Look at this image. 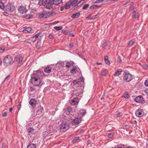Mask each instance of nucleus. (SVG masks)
<instances>
[{"instance_id": "obj_1", "label": "nucleus", "mask_w": 148, "mask_h": 148, "mask_svg": "<svg viewBox=\"0 0 148 148\" xmlns=\"http://www.w3.org/2000/svg\"><path fill=\"white\" fill-rule=\"evenodd\" d=\"M44 75L43 71L40 70L34 71L31 75L30 82L34 86H38L40 83V78Z\"/></svg>"}, {"instance_id": "obj_2", "label": "nucleus", "mask_w": 148, "mask_h": 148, "mask_svg": "<svg viewBox=\"0 0 148 148\" xmlns=\"http://www.w3.org/2000/svg\"><path fill=\"white\" fill-rule=\"evenodd\" d=\"M13 62V58L10 55H7L3 61V64L5 66H7L12 64Z\"/></svg>"}, {"instance_id": "obj_3", "label": "nucleus", "mask_w": 148, "mask_h": 148, "mask_svg": "<svg viewBox=\"0 0 148 148\" xmlns=\"http://www.w3.org/2000/svg\"><path fill=\"white\" fill-rule=\"evenodd\" d=\"M23 58V56L22 54L17 55L15 57L14 60L18 63V66H20L23 64L22 62Z\"/></svg>"}, {"instance_id": "obj_4", "label": "nucleus", "mask_w": 148, "mask_h": 148, "mask_svg": "<svg viewBox=\"0 0 148 148\" xmlns=\"http://www.w3.org/2000/svg\"><path fill=\"white\" fill-rule=\"evenodd\" d=\"M59 127L61 132H65L69 129V126L66 123H63L60 125Z\"/></svg>"}, {"instance_id": "obj_5", "label": "nucleus", "mask_w": 148, "mask_h": 148, "mask_svg": "<svg viewBox=\"0 0 148 148\" xmlns=\"http://www.w3.org/2000/svg\"><path fill=\"white\" fill-rule=\"evenodd\" d=\"M45 8L48 9H50L52 8L54 5L52 0H45Z\"/></svg>"}, {"instance_id": "obj_6", "label": "nucleus", "mask_w": 148, "mask_h": 148, "mask_svg": "<svg viewBox=\"0 0 148 148\" xmlns=\"http://www.w3.org/2000/svg\"><path fill=\"white\" fill-rule=\"evenodd\" d=\"M123 78L124 80L126 82H129L133 79L132 75L130 73H125Z\"/></svg>"}, {"instance_id": "obj_7", "label": "nucleus", "mask_w": 148, "mask_h": 148, "mask_svg": "<svg viewBox=\"0 0 148 148\" xmlns=\"http://www.w3.org/2000/svg\"><path fill=\"white\" fill-rule=\"evenodd\" d=\"M50 14V13L49 12H43V13H41L39 15L38 17L40 19L42 18H45L49 17Z\"/></svg>"}, {"instance_id": "obj_8", "label": "nucleus", "mask_w": 148, "mask_h": 148, "mask_svg": "<svg viewBox=\"0 0 148 148\" xmlns=\"http://www.w3.org/2000/svg\"><path fill=\"white\" fill-rule=\"evenodd\" d=\"M136 115L138 117H141L144 114L143 110L140 108L137 109L135 112Z\"/></svg>"}, {"instance_id": "obj_9", "label": "nucleus", "mask_w": 148, "mask_h": 148, "mask_svg": "<svg viewBox=\"0 0 148 148\" xmlns=\"http://www.w3.org/2000/svg\"><path fill=\"white\" fill-rule=\"evenodd\" d=\"M6 10L9 11H13L14 9V7L10 3L7 4L5 7Z\"/></svg>"}, {"instance_id": "obj_10", "label": "nucleus", "mask_w": 148, "mask_h": 148, "mask_svg": "<svg viewBox=\"0 0 148 148\" xmlns=\"http://www.w3.org/2000/svg\"><path fill=\"white\" fill-rule=\"evenodd\" d=\"M82 121V118H79L78 117H75L73 120L72 122L73 125H75L79 124Z\"/></svg>"}, {"instance_id": "obj_11", "label": "nucleus", "mask_w": 148, "mask_h": 148, "mask_svg": "<svg viewBox=\"0 0 148 148\" xmlns=\"http://www.w3.org/2000/svg\"><path fill=\"white\" fill-rule=\"evenodd\" d=\"M134 101L137 103H143L144 101V99L142 96H139L135 98Z\"/></svg>"}, {"instance_id": "obj_12", "label": "nucleus", "mask_w": 148, "mask_h": 148, "mask_svg": "<svg viewBox=\"0 0 148 148\" xmlns=\"http://www.w3.org/2000/svg\"><path fill=\"white\" fill-rule=\"evenodd\" d=\"M18 10L20 13H24L27 12V10L25 6H21L18 7Z\"/></svg>"}, {"instance_id": "obj_13", "label": "nucleus", "mask_w": 148, "mask_h": 148, "mask_svg": "<svg viewBox=\"0 0 148 148\" xmlns=\"http://www.w3.org/2000/svg\"><path fill=\"white\" fill-rule=\"evenodd\" d=\"M23 32L25 33H32L33 32V30L30 27L25 28L23 30Z\"/></svg>"}, {"instance_id": "obj_14", "label": "nucleus", "mask_w": 148, "mask_h": 148, "mask_svg": "<svg viewBox=\"0 0 148 148\" xmlns=\"http://www.w3.org/2000/svg\"><path fill=\"white\" fill-rule=\"evenodd\" d=\"M79 70L80 69L79 68L73 66L72 69L70 71V73L72 74H74L79 72Z\"/></svg>"}, {"instance_id": "obj_15", "label": "nucleus", "mask_w": 148, "mask_h": 148, "mask_svg": "<svg viewBox=\"0 0 148 148\" xmlns=\"http://www.w3.org/2000/svg\"><path fill=\"white\" fill-rule=\"evenodd\" d=\"M86 113V111L85 110L83 109H81L78 113V115L79 116L80 118L84 116Z\"/></svg>"}, {"instance_id": "obj_16", "label": "nucleus", "mask_w": 148, "mask_h": 148, "mask_svg": "<svg viewBox=\"0 0 148 148\" xmlns=\"http://www.w3.org/2000/svg\"><path fill=\"white\" fill-rule=\"evenodd\" d=\"M79 102V99L75 97L72 99L71 104L72 105H74L77 104Z\"/></svg>"}, {"instance_id": "obj_17", "label": "nucleus", "mask_w": 148, "mask_h": 148, "mask_svg": "<svg viewBox=\"0 0 148 148\" xmlns=\"http://www.w3.org/2000/svg\"><path fill=\"white\" fill-rule=\"evenodd\" d=\"M36 103V101L35 99L34 98H32L30 99L29 102V104L31 106H35Z\"/></svg>"}, {"instance_id": "obj_18", "label": "nucleus", "mask_w": 148, "mask_h": 148, "mask_svg": "<svg viewBox=\"0 0 148 148\" xmlns=\"http://www.w3.org/2000/svg\"><path fill=\"white\" fill-rule=\"evenodd\" d=\"M72 108L71 106H69L65 109V112L67 114H69L72 112Z\"/></svg>"}, {"instance_id": "obj_19", "label": "nucleus", "mask_w": 148, "mask_h": 148, "mask_svg": "<svg viewBox=\"0 0 148 148\" xmlns=\"http://www.w3.org/2000/svg\"><path fill=\"white\" fill-rule=\"evenodd\" d=\"M51 68L50 66H47L45 68L44 71L45 73H49L51 72Z\"/></svg>"}, {"instance_id": "obj_20", "label": "nucleus", "mask_w": 148, "mask_h": 148, "mask_svg": "<svg viewBox=\"0 0 148 148\" xmlns=\"http://www.w3.org/2000/svg\"><path fill=\"white\" fill-rule=\"evenodd\" d=\"M54 4L57 5L60 3L62 2V0H52Z\"/></svg>"}, {"instance_id": "obj_21", "label": "nucleus", "mask_w": 148, "mask_h": 148, "mask_svg": "<svg viewBox=\"0 0 148 148\" xmlns=\"http://www.w3.org/2000/svg\"><path fill=\"white\" fill-rule=\"evenodd\" d=\"M80 15L79 12H77L73 14L71 16V17L73 18H75L76 17L78 18Z\"/></svg>"}, {"instance_id": "obj_22", "label": "nucleus", "mask_w": 148, "mask_h": 148, "mask_svg": "<svg viewBox=\"0 0 148 148\" xmlns=\"http://www.w3.org/2000/svg\"><path fill=\"white\" fill-rule=\"evenodd\" d=\"M45 0H39L38 4L40 5H45Z\"/></svg>"}, {"instance_id": "obj_23", "label": "nucleus", "mask_w": 148, "mask_h": 148, "mask_svg": "<svg viewBox=\"0 0 148 148\" xmlns=\"http://www.w3.org/2000/svg\"><path fill=\"white\" fill-rule=\"evenodd\" d=\"M83 1H80L79 2L77 3V5H75L74 6V9L76 8H78L79 6L81 5L83 3Z\"/></svg>"}, {"instance_id": "obj_24", "label": "nucleus", "mask_w": 148, "mask_h": 148, "mask_svg": "<svg viewBox=\"0 0 148 148\" xmlns=\"http://www.w3.org/2000/svg\"><path fill=\"white\" fill-rule=\"evenodd\" d=\"M73 65V63L71 62H67L66 64V66L68 68H70Z\"/></svg>"}, {"instance_id": "obj_25", "label": "nucleus", "mask_w": 148, "mask_h": 148, "mask_svg": "<svg viewBox=\"0 0 148 148\" xmlns=\"http://www.w3.org/2000/svg\"><path fill=\"white\" fill-rule=\"evenodd\" d=\"M50 134V132H49L47 131H45L43 132V134L44 136H46L48 135H51L53 134Z\"/></svg>"}, {"instance_id": "obj_26", "label": "nucleus", "mask_w": 148, "mask_h": 148, "mask_svg": "<svg viewBox=\"0 0 148 148\" xmlns=\"http://www.w3.org/2000/svg\"><path fill=\"white\" fill-rule=\"evenodd\" d=\"M36 146L34 144H29L27 146V148H36Z\"/></svg>"}, {"instance_id": "obj_27", "label": "nucleus", "mask_w": 148, "mask_h": 148, "mask_svg": "<svg viewBox=\"0 0 148 148\" xmlns=\"http://www.w3.org/2000/svg\"><path fill=\"white\" fill-rule=\"evenodd\" d=\"M122 96L125 99H128L129 97L128 93L126 92Z\"/></svg>"}, {"instance_id": "obj_28", "label": "nucleus", "mask_w": 148, "mask_h": 148, "mask_svg": "<svg viewBox=\"0 0 148 148\" xmlns=\"http://www.w3.org/2000/svg\"><path fill=\"white\" fill-rule=\"evenodd\" d=\"M134 41L132 40H130L129 42L128 46L129 47H131L134 44Z\"/></svg>"}, {"instance_id": "obj_29", "label": "nucleus", "mask_w": 148, "mask_h": 148, "mask_svg": "<svg viewBox=\"0 0 148 148\" xmlns=\"http://www.w3.org/2000/svg\"><path fill=\"white\" fill-rule=\"evenodd\" d=\"M27 131L29 133L32 134L34 132V129L31 127H30L27 130Z\"/></svg>"}, {"instance_id": "obj_30", "label": "nucleus", "mask_w": 148, "mask_h": 148, "mask_svg": "<svg viewBox=\"0 0 148 148\" xmlns=\"http://www.w3.org/2000/svg\"><path fill=\"white\" fill-rule=\"evenodd\" d=\"M54 29L57 31H59L62 29V26H55L54 27Z\"/></svg>"}, {"instance_id": "obj_31", "label": "nucleus", "mask_w": 148, "mask_h": 148, "mask_svg": "<svg viewBox=\"0 0 148 148\" xmlns=\"http://www.w3.org/2000/svg\"><path fill=\"white\" fill-rule=\"evenodd\" d=\"M121 71H118L114 73V75L115 76H118L121 74Z\"/></svg>"}, {"instance_id": "obj_32", "label": "nucleus", "mask_w": 148, "mask_h": 148, "mask_svg": "<svg viewBox=\"0 0 148 148\" xmlns=\"http://www.w3.org/2000/svg\"><path fill=\"white\" fill-rule=\"evenodd\" d=\"M24 16L26 19H30L32 17V15L30 14H27L26 15H24Z\"/></svg>"}, {"instance_id": "obj_33", "label": "nucleus", "mask_w": 148, "mask_h": 148, "mask_svg": "<svg viewBox=\"0 0 148 148\" xmlns=\"http://www.w3.org/2000/svg\"><path fill=\"white\" fill-rule=\"evenodd\" d=\"M78 1L77 0H74L72 2H71L70 3L72 5H74L77 3Z\"/></svg>"}, {"instance_id": "obj_34", "label": "nucleus", "mask_w": 148, "mask_h": 148, "mask_svg": "<svg viewBox=\"0 0 148 148\" xmlns=\"http://www.w3.org/2000/svg\"><path fill=\"white\" fill-rule=\"evenodd\" d=\"M142 67L145 69H147L148 68V65L146 64H144L142 65Z\"/></svg>"}, {"instance_id": "obj_35", "label": "nucleus", "mask_w": 148, "mask_h": 148, "mask_svg": "<svg viewBox=\"0 0 148 148\" xmlns=\"http://www.w3.org/2000/svg\"><path fill=\"white\" fill-rule=\"evenodd\" d=\"M101 7L100 6H97L95 5H93L91 6L90 7V9H96L97 8Z\"/></svg>"}, {"instance_id": "obj_36", "label": "nucleus", "mask_w": 148, "mask_h": 148, "mask_svg": "<svg viewBox=\"0 0 148 148\" xmlns=\"http://www.w3.org/2000/svg\"><path fill=\"white\" fill-rule=\"evenodd\" d=\"M71 3H67L64 6V7L66 9H68L71 6Z\"/></svg>"}, {"instance_id": "obj_37", "label": "nucleus", "mask_w": 148, "mask_h": 148, "mask_svg": "<svg viewBox=\"0 0 148 148\" xmlns=\"http://www.w3.org/2000/svg\"><path fill=\"white\" fill-rule=\"evenodd\" d=\"M40 43L41 42L40 41H38L37 42V45L36 47V49H39L40 47Z\"/></svg>"}, {"instance_id": "obj_38", "label": "nucleus", "mask_w": 148, "mask_h": 148, "mask_svg": "<svg viewBox=\"0 0 148 148\" xmlns=\"http://www.w3.org/2000/svg\"><path fill=\"white\" fill-rule=\"evenodd\" d=\"M89 6V4L88 3L85 5L82 8L83 10L86 9Z\"/></svg>"}, {"instance_id": "obj_39", "label": "nucleus", "mask_w": 148, "mask_h": 148, "mask_svg": "<svg viewBox=\"0 0 148 148\" xmlns=\"http://www.w3.org/2000/svg\"><path fill=\"white\" fill-rule=\"evenodd\" d=\"M79 137L78 136L75 137L74 139L72 140V143H75L78 140V139L79 138Z\"/></svg>"}, {"instance_id": "obj_40", "label": "nucleus", "mask_w": 148, "mask_h": 148, "mask_svg": "<svg viewBox=\"0 0 148 148\" xmlns=\"http://www.w3.org/2000/svg\"><path fill=\"white\" fill-rule=\"evenodd\" d=\"M5 50V48L4 47H0V53L3 52Z\"/></svg>"}, {"instance_id": "obj_41", "label": "nucleus", "mask_w": 148, "mask_h": 148, "mask_svg": "<svg viewBox=\"0 0 148 148\" xmlns=\"http://www.w3.org/2000/svg\"><path fill=\"white\" fill-rule=\"evenodd\" d=\"M123 147H124L123 145L120 144L116 146L114 148H123Z\"/></svg>"}, {"instance_id": "obj_42", "label": "nucleus", "mask_w": 148, "mask_h": 148, "mask_svg": "<svg viewBox=\"0 0 148 148\" xmlns=\"http://www.w3.org/2000/svg\"><path fill=\"white\" fill-rule=\"evenodd\" d=\"M10 75H8L5 78V79L4 80V81H8L9 80V79L10 78Z\"/></svg>"}, {"instance_id": "obj_43", "label": "nucleus", "mask_w": 148, "mask_h": 148, "mask_svg": "<svg viewBox=\"0 0 148 148\" xmlns=\"http://www.w3.org/2000/svg\"><path fill=\"white\" fill-rule=\"evenodd\" d=\"M130 128V126L127 125H125L123 126V128L124 129H128Z\"/></svg>"}, {"instance_id": "obj_44", "label": "nucleus", "mask_w": 148, "mask_h": 148, "mask_svg": "<svg viewBox=\"0 0 148 148\" xmlns=\"http://www.w3.org/2000/svg\"><path fill=\"white\" fill-rule=\"evenodd\" d=\"M100 13H98L94 16V19L96 18L99 17V16H100Z\"/></svg>"}, {"instance_id": "obj_45", "label": "nucleus", "mask_w": 148, "mask_h": 148, "mask_svg": "<svg viewBox=\"0 0 148 148\" xmlns=\"http://www.w3.org/2000/svg\"><path fill=\"white\" fill-rule=\"evenodd\" d=\"M0 8L2 9H3L4 8L3 4L1 1H0Z\"/></svg>"}, {"instance_id": "obj_46", "label": "nucleus", "mask_w": 148, "mask_h": 148, "mask_svg": "<svg viewBox=\"0 0 148 148\" xmlns=\"http://www.w3.org/2000/svg\"><path fill=\"white\" fill-rule=\"evenodd\" d=\"M108 45V44L107 42H105L103 43V44L102 45V47L104 48L106 46Z\"/></svg>"}, {"instance_id": "obj_47", "label": "nucleus", "mask_w": 148, "mask_h": 148, "mask_svg": "<svg viewBox=\"0 0 148 148\" xmlns=\"http://www.w3.org/2000/svg\"><path fill=\"white\" fill-rule=\"evenodd\" d=\"M77 54L80 57H81L82 58H83L84 56L81 53H77Z\"/></svg>"}, {"instance_id": "obj_48", "label": "nucleus", "mask_w": 148, "mask_h": 148, "mask_svg": "<svg viewBox=\"0 0 148 148\" xmlns=\"http://www.w3.org/2000/svg\"><path fill=\"white\" fill-rule=\"evenodd\" d=\"M139 15L138 13L136 14L134 16V18L135 19H137L139 17Z\"/></svg>"}, {"instance_id": "obj_49", "label": "nucleus", "mask_w": 148, "mask_h": 148, "mask_svg": "<svg viewBox=\"0 0 148 148\" xmlns=\"http://www.w3.org/2000/svg\"><path fill=\"white\" fill-rule=\"evenodd\" d=\"M101 74L102 76H104L106 75V73L104 71H103L101 72Z\"/></svg>"}, {"instance_id": "obj_50", "label": "nucleus", "mask_w": 148, "mask_h": 148, "mask_svg": "<svg viewBox=\"0 0 148 148\" xmlns=\"http://www.w3.org/2000/svg\"><path fill=\"white\" fill-rule=\"evenodd\" d=\"M40 34V33H38L37 34H36L34 36H33V38H37L39 36Z\"/></svg>"}, {"instance_id": "obj_51", "label": "nucleus", "mask_w": 148, "mask_h": 148, "mask_svg": "<svg viewBox=\"0 0 148 148\" xmlns=\"http://www.w3.org/2000/svg\"><path fill=\"white\" fill-rule=\"evenodd\" d=\"M113 136V133H111L108 135V136L109 138H111Z\"/></svg>"}, {"instance_id": "obj_52", "label": "nucleus", "mask_w": 148, "mask_h": 148, "mask_svg": "<svg viewBox=\"0 0 148 148\" xmlns=\"http://www.w3.org/2000/svg\"><path fill=\"white\" fill-rule=\"evenodd\" d=\"M36 90V89L32 87H30V91H32Z\"/></svg>"}, {"instance_id": "obj_53", "label": "nucleus", "mask_w": 148, "mask_h": 148, "mask_svg": "<svg viewBox=\"0 0 148 148\" xmlns=\"http://www.w3.org/2000/svg\"><path fill=\"white\" fill-rule=\"evenodd\" d=\"M74 46L73 43H70L69 44V47L70 48H72Z\"/></svg>"}, {"instance_id": "obj_54", "label": "nucleus", "mask_w": 148, "mask_h": 148, "mask_svg": "<svg viewBox=\"0 0 148 148\" xmlns=\"http://www.w3.org/2000/svg\"><path fill=\"white\" fill-rule=\"evenodd\" d=\"M106 63L108 65H109L110 64V62L108 60H106L105 61Z\"/></svg>"}, {"instance_id": "obj_55", "label": "nucleus", "mask_w": 148, "mask_h": 148, "mask_svg": "<svg viewBox=\"0 0 148 148\" xmlns=\"http://www.w3.org/2000/svg\"><path fill=\"white\" fill-rule=\"evenodd\" d=\"M21 105V102H19V104L17 106V108L18 109V110H20Z\"/></svg>"}, {"instance_id": "obj_56", "label": "nucleus", "mask_w": 148, "mask_h": 148, "mask_svg": "<svg viewBox=\"0 0 148 148\" xmlns=\"http://www.w3.org/2000/svg\"><path fill=\"white\" fill-rule=\"evenodd\" d=\"M144 84L146 86H148V79L145 81Z\"/></svg>"}, {"instance_id": "obj_57", "label": "nucleus", "mask_w": 148, "mask_h": 148, "mask_svg": "<svg viewBox=\"0 0 148 148\" xmlns=\"http://www.w3.org/2000/svg\"><path fill=\"white\" fill-rule=\"evenodd\" d=\"M104 0H96L95 3H100L103 1Z\"/></svg>"}, {"instance_id": "obj_58", "label": "nucleus", "mask_w": 148, "mask_h": 148, "mask_svg": "<svg viewBox=\"0 0 148 148\" xmlns=\"http://www.w3.org/2000/svg\"><path fill=\"white\" fill-rule=\"evenodd\" d=\"M144 92L146 95L148 96V88L146 89Z\"/></svg>"}, {"instance_id": "obj_59", "label": "nucleus", "mask_w": 148, "mask_h": 148, "mask_svg": "<svg viewBox=\"0 0 148 148\" xmlns=\"http://www.w3.org/2000/svg\"><path fill=\"white\" fill-rule=\"evenodd\" d=\"M2 115L3 117H5L7 116V113L6 112H4L2 114Z\"/></svg>"}, {"instance_id": "obj_60", "label": "nucleus", "mask_w": 148, "mask_h": 148, "mask_svg": "<svg viewBox=\"0 0 148 148\" xmlns=\"http://www.w3.org/2000/svg\"><path fill=\"white\" fill-rule=\"evenodd\" d=\"M117 60L119 63H120L121 62V60L120 57H118L117 58Z\"/></svg>"}, {"instance_id": "obj_61", "label": "nucleus", "mask_w": 148, "mask_h": 148, "mask_svg": "<svg viewBox=\"0 0 148 148\" xmlns=\"http://www.w3.org/2000/svg\"><path fill=\"white\" fill-rule=\"evenodd\" d=\"M49 38L50 39H52L53 38V36L51 34H49Z\"/></svg>"}, {"instance_id": "obj_62", "label": "nucleus", "mask_w": 148, "mask_h": 148, "mask_svg": "<svg viewBox=\"0 0 148 148\" xmlns=\"http://www.w3.org/2000/svg\"><path fill=\"white\" fill-rule=\"evenodd\" d=\"M104 60H108V56H105L104 57Z\"/></svg>"}, {"instance_id": "obj_63", "label": "nucleus", "mask_w": 148, "mask_h": 148, "mask_svg": "<svg viewBox=\"0 0 148 148\" xmlns=\"http://www.w3.org/2000/svg\"><path fill=\"white\" fill-rule=\"evenodd\" d=\"M121 113H120L119 112V113H118V114H116V115L117 117H120L121 116Z\"/></svg>"}, {"instance_id": "obj_64", "label": "nucleus", "mask_w": 148, "mask_h": 148, "mask_svg": "<svg viewBox=\"0 0 148 148\" xmlns=\"http://www.w3.org/2000/svg\"><path fill=\"white\" fill-rule=\"evenodd\" d=\"M64 8H65L64 7V6H61V7H60V10L61 11H63Z\"/></svg>"}]
</instances>
